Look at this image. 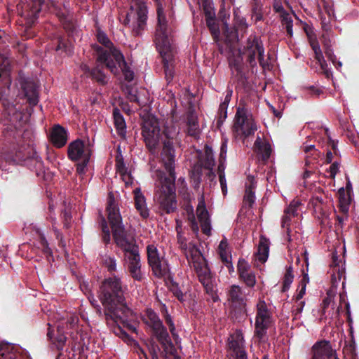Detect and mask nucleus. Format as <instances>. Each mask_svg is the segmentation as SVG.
Here are the masks:
<instances>
[{"mask_svg": "<svg viewBox=\"0 0 359 359\" xmlns=\"http://www.w3.org/2000/svg\"><path fill=\"white\" fill-rule=\"evenodd\" d=\"M4 105V125L6 130H12L13 128L20 130L23 126L25 121L22 112L17 109L16 107L8 101H3Z\"/></svg>", "mask_w": 359, "mask_h": 359, "instance_id": "14", "label": "nucleus"}, {"mask_svg": "<svg viewBox=\"0 0 359 359\" xmlns=\"http://www.w3.org/2000/svg\"><path fill=\"white\" fill-rule=\"evenodd\" d=\"M123 181L125 182L126 187H129L132 185L133 182V179L128 171L122 172L120 174Z\"/></svg>", "mask_w": 359, "mask_h": 359, "instance_id": "53", "label": "nucleus"}, {"mask_svg": "<svg viewBox=\"0 0 359 359\" xmlns=\"http://www.w3.org/2000/svg\"><path fill=\"white\" fill-rule=\"evenodd\" d=\"M315 58L318 61V64L320 65L321 68L323 70L326 69L327 63L324 59L322 51L318 52L315 53Z\"/></svg>", "mask_w": 359, "mask_h": 359, "instance_id": "54", "label": "nucleus"}, {"mask_svg": "<svg viewBox=\"0 0 359 359\" xmlns=\"http://www.w3.org/2000/svg\"><path fill=\"white\" fill-rule=\"evenodd\" d=\"M0 79L6 85L11 83L10 79V62L8 59H4L0 65Z\"/></svg>", "mask_w": 359, "mask_h": 359, "instance_id": "39", "label": "nucleus"}, {"mask_svg": "<svg viewBox=\"0 0 359 359\" xmlns=\"http://www.w3.org/2000/svg\"><path fill=\"white\" fill-rule=\"evenodd\" d=\"M201 164L203 169L207 170L206 175H209V177L211 178L215 177V174L213 172V168L215 165V158L213 156L212 149L207 147L205 150V155L201 160Z\"/></svg>", "mask_w": 359, "mask_h": 359, "instance_id": "26", "label": "nucleus"}, {"mask_svg": "<svg viewBox=\"0 0 359 359\" xmlns=\"http://www.w3.org/2000/svg\"><path fill=\"white\" fill-rule=\"evenodd\" d=\"M196 215L203 233L206 234L207 236H210L211 234L212 230L211 222L208 211L205 206L203 195H201L198 198V203L196 208Z\"/></svg>", "mask_w": 359, "mask_h": 359, "instance_id": "18", "label": "nucleus"}, {"mask_svg": "<svg viewBox=\"0 0 359 359\" xmlns=\"http://www.w3.org/2000/svg\"><path fill=\"white\" fill-rule=\"evenodd\" d=\"M204 11L205 13L206 19H210V13H215L210 4H206L204 6Z\"/></svg>", "mask_w": 359, "mask_h": 359, "instance_id": "61", "label": "nucleus"}, {"mask_svg": "<svg viewBox=\"0 0 359 359\" xmlns=\"http://www.w3.org/2000/svg\"><path fill=\"white\" fill-rule=\"evenodd\" d=\"M227 152V140H223L221 147H220V154H219V161L220 165L219 166V169L220 170L222 167V161H224L226 157Z\"/></svg>", "mask_w": 359, "mask_h": 359, "instance_id": "48", "label": "nucleus"}, {"mask_svg": "<svg viewBox=\"0 0 359 359\" xmlns=\"http://www.w3.org/2000/svg\"><path fill=\"white\" fill-rule=\"evenodd\" d=\"M341 250L340 255H338L337 251L332 253V262L330 265L331 281L334 287H337L341 279H344V280L346 279L344 245L341 248ZM342 285L344 287L345 281L342 282Z\"/></svg>", "mask_w": 359, "mask_h": 359, "instance_id": "13", "label": "nucleus"}, {"mask_svg": "<svg viewBox=\"0 0 359 359\" xmlns=\"http://www.w3.org/2000/svg\"><path fill=\"white\" fill-rule=\"evenodd\" d=\"M190 211H191V212L189 213L188 219H189V220L191 223L192 230L197 235L198 233V224H197V223L196 222V219H195L194 215L193 213V211H194L193 207H190Z\"/></svg>", "mask_w": 359, "mask_h": 359, "instance_id": "52", "label": "nucleus"}, {"mask_svg": "<svg viewBox=\"0 0 359 359\" xmlns=\"http://www.w3.org/2000/svg\"><path fill=\"white\" fill-rule=\"evenodd\" d=\"M176 231L177 232V242L181 250L185 255L189 264L192 266L198 274L199 281L203 285L206 293L213 302H217L219 297L217 294L216 284L207 262L203 256L198 246L193 242H188L181 233L180 222L177 220Z\"/></svg>", "mask_w": 359, "mask_h": 359, "instance_id": "3", "label": "nucleus"}, {"mask_svg": "<svg viewBox=\"0 0 359 359\" xmlns=\"http://www.w3.org/2000/svg\"><path fill=\"white\" fill-rule=\"evenodd\" d=\"M313 356L311 359H334L335 352L327 341H321L316 343L313 347Z\"/></svg>", "mask_w": 359, "mask_h": 359, "instance_id": "20", "label": "nucleus"}, {"mask_svg": "<svg viewBox=\"0 0 359 359\" xmlns=\"http://www.w3.org/2000/svg\"><path fill=\"white\" fill-rule=\"evenodd\" d=\"M218 253L222 261L226 264L229 272L233 271V267L231 264V256L229 249V245L226 238L221 241L218 246Z\"/></svg>", "mask_w": 359, "mask_h": 359, "instance_id": "28", "label": "nucleus"}, {"mask_svg": "<svg viewBox=\"0 0 359 359\" xmlns=\"http://www.w3.org/2000/svg\"><path fill=\"white\" fill-rule=\"evenodd\" d=\"M231 95H232V90H229L226 93L224 100L220 105V108L226 109L227 106L231 100Z\"/></svg>", "mask_w": 359, "mask_h": 359, "instance_id": "57", "label": "nucleus"}, {"mask_svg": "<svg viewBox=\"0 0 359 359\" xmlns=\"http://www.w3.org/2000/svg\"><path fill=\"white\" fill-rule=\"evenodd\" d=\"M229 298L236 305L243 304L246 300V296L241 287L236 285L231 286L229 291Z\"/></svg>", "mask_w": 359, "mask_h": 359, "instance_id": "33", "label": "nucleus"}, {"mask_svg": "<svg viewBox=\"0 0 359 359\" xmlns=\"http://www.w3.org/2000/svg\"><path fill=\"white\" fill-rule=\"evenodd\" d=\"M116 168L119 174L128 171V168L124 163L123 157L121 153L116 158Z\"/></svg>", "mask_w": 359, "mask_h": 359, "instance_id": "46", "label": "nucleus"}, {"mask_svg": "<svg viewBox=\"0 0 359 359\" xmlns=\"http://www.w3.org/2000/svg\"><path fill=\"white\" fill-rule=\"evenodd\" d=\"M322 27L324 30L327 32V36L329 37L330 35V31H331V25L330 23V21H327V22H325L324 20L322 21Z\"/></svg>", "mask_w": 359, "mask_h": 359, "instance_id": "62", "label": "nucleus"}, {"mask_svg": "<svg viewBox=\"0 0 359 359\" xmlns=\"http://www.w3.org/2000/svg\"><path fill=\"white\" fill-rule=\"evenodd\" d=\"M244 54L251 67L257 65V59L261 66L265 67L264 48L262 41L255 36H250L247 41Z\"/></svg>", "mask_w": 359, "mask_h": 359, "instance_id": "12", "label": "nucleus"}, {"mask_svg": "<svg viewBox=\"0 0 359 359\" xmlns=\"http://www.w3.org/2000/svg\"><path fill=\"white\" fill-rule=\"evenodd\" d=\"M187 130L188 133L191 136H197L199 134V126L197 118L191 115L187 121Z\"/></svg>", "mask_w": 359, "mask_h": 359, "instance_id": "40", "label": "nucleus"}, {"mask_svg": "<svg viewBox=\"0 0 359 359\" xmlns=\"http://www.w3.org/2000/svg\"><path fill=\"white\" fill-rule=\"evenodd\" d=\"M155 1L157 6L156 11L158 18V24L155 33V43L158 52L163 57L166 81L170 83L172 81L174 76L172 64L173 49L172 48V39L171 28L169 25V20L171 16L170 14H169L168 17L160 0Z\"/></svg>", "mask_w": 359, "mask_h": 359, "instance_id": "4", "label": "nucleus"}, {"mask_svg": "<svg viewBox=\"0 0 359 359\" xmlns=\"http://www.w3.org/2000/svg\"><path fill=\"white\" fill-rule=\"evenodd\" d=\"M165 323L169 326L170 332L172 334V335L173 336V337L175 339L177 338L178 335H177V334L176 332L175 324H174V323H173V321L172 320L171 316L169 314H168V313H166V316H165Z\"/></svg>", "mask_w": 359, "mask_h": 359, "instance_id": "50", "label": "nucleus"}, {"mask_svg": "<svg viewBox=\"0 0 359 359\" xmlns=\"http://www.w3.org/2000/svg\"><path fill=\"white\" fill-rule=\"evenodd\" d=\"M107 212L115 243H117L120 241H122L128 239L125 227L122 222V217L120 213L119 208L116 203L111 193H110L108 196Z\"/></svg>", "mask_w": 359, "mask_h": 359, "instance_id": "9", "label": "nucleus"}, {"mask_svg": "<svg viewBox=\"0 0 359 359\" xmlns=\"http://www.w3.org/2000/svg\"><path fill=\"white\" fill-rule=\"evenodd\" d=\"M303 149L306 154L311 153L313 156H318V151L313 144L305 145L303 147Z\"/></svg>", "mask_w": 359, "mask_h": 359, "instance_id": "56", "label": "nucleus"}, {"mask_svg": "<svg viewBox=\"0 0 359 359\" xmlns=\"http://www.w3.org/2000/svg\"><path fill=\"white\" fill-rule=\"evenodd\" d=\"M40 238H41V245L42 250L47 255L48 258L49 257H51L52 251L48 246V243L47 241L46 240V238L43 236H42L41 235H40Z\"/></svg>", "mask_w": 359, "mask_h": 359, "instance_id": "51", "label": "nucleus"}, {"mask_svg": "<svg viewBox=\"0 0 359 359\" xmlns=\"http://www.w3.org/2000/svg\"><path fill=\"white\" fill-rule=\"evenodd\" d=\"M100 299L104 308L108 324H124L132 315L131 310L126 304L121 280L118 277L109 278L102 283Z\"/></svg>", "mask_w": 359, "mask_h": 359, "instance_id": "2", "label": "nucleus"}, {"mask_svg": "<svg viewBox=\"0 0 359 359\" xmlns=\"http://www.w3.org/2000/svg\"><path fill=\"white\" fill-rule=\"evenodd\" d=\"M147 252L149 266H152L165 259L163 253L160 252L157 247L154 244L149 245L147 247Z\"/></svg>", "mask_w": 359, "mask_h": 359, "instance_id": "36", "label": "nucleus"}, {"mask_svg": "<svg viewBox=\"0 0 359 359\" xmlns=\"http://www.w3.org/2000/svg\"><path fill=\"white\" fill-rule=\"evenodd\" d=\"M102 262L109 271L113 272L116 270V260L114 257L105 256L103 258Z\"/></svg>", "mask_w": 359, "mask_h": 359, "instance_id": "44", "label": "nucleus"}, {"mask_svg": "<svg viewBox=\"0 0 359 359\" xmlns=\"http://www.w3.org/2000/svg\"><path fill=\"white\" fill-rule=\"evenodd\" d=\"M154 275L158 278L166 276L169 274L170 267L166 259L150 266Z\"/></svg>", "mask_w": 359, "mask_h": 359, "instance_id": "37", "label": "nucleus"}, {"mask_svg": "<svg viewBox=\"0 0 359 359\" xmlns=\"http://www.w3.org/2000/svg\"><path fill=\"white\" fill-rule=\"evenodd\" d=\"M64 50V51L67 54L70 55L73 52V47L72 44H66L63 39L59 40V43L57 47V50Z\"/></svg>", "mask_w": 359, "mask_h": 359, "instance_id": "49", "label": "nucleus"}, {"mask_svg": "<svg viewBox=\"0 0 359 359\" xmlns=\"http://www.w3.org/2000/svg\"><path fill=\"white\" fill-rule=\"evenodd\" d=\"M18 348L8 343H0V359H17Z\"/></svg>", "mask_w": 359, "mask_h": 359, "instance_id": "35", "label": "nucleus"}, {"mask_svg": "<svg viewBox=\"0 0 359 359\" xmlns=\"http://www.w3.org/2000/svg\"><path fill=\"white\" fill-rule=\"evenodd\" d=\"M257 130V126L250 110L238 107L234 118L233 131L237 137L246 138Z\"/></svg>", "mask_w": 359, "mask_h": 359, "instance_id": "7", "label": "nucleus"}, {"mask_svg": "<svg viewBox=\"0 0 359 359\" xmlns=\"http://www.w3.org/2000/svg\"><path fill=\"white\" fill-rule=\"evenodd\" d=\"M297 302V304L296 306V315L298 314V313H302L303 309H304V302L303 301H299V302Z\"/></svg>", "mask_w": 359, "mask_h": 359, "instance_id": "64", "label": "nucleus"}, {"mask_svg": "<svg viewBox=\"0 0 359 359\" xmlns=\"http://www.w3.org/2000/svg\"><path fill=\"white\" fill-rule=\"evenodd\" d=\"M301 288L299 289V290L297 291L296 295H295V299L297 300V302H299L300 301L303 297L304 296L305 293H306V287H300Z\"/></svg>", "mask_w": 359, "mask_h": 359, "instance_id": "60", "label": "nucleus"}, {"mask_svg": "<svg viewBox=\"0 0 359 359\" xmlns=\"http://www.w3.org/2000/svg\"><path fill=\"white\" fill-rule=\"evenodd\" d=\"M97 65L96 67L90 70V67L86 64H82L81 69L84 74H88L93 79L97 81L101 84H105L107 82L106 75L104 74L102 69L100 68V65H103L104 63H100L97 61Z\"/></svg>", "mask_w": 359, "mask_h": 359, "instance_id": "25", "label": "nucleus"}, {"mask_svg": "<svg viewBox=\"0 0 359 359\" xmlns=\"http://www.w3.org/2000/svg\"><path fill=\"white\" fill-rule=\"evenodd\" d=\"M256 309L255 337L257 338L259 341H265L267 330L272 323V312L263 300H259Z\"/></svg>", "mask_w": 359, "mask_h": 359, "instance_id": "10", "label": "nucleus"}, {"mask_svg": "<svg viewBox=\"0 0 359 359\" xmlns=\"http://www.w3.org/2000/svg\"><path fill=\"white\" fill-rule=\"evenodd\" d=\"M146 325L150 327L161 343L169 341V334L158 315L151 309H147L142 318Z\"/></svg>", "mask_w": 359, "mask_h": 359, "instance_id": "15", "label": "nucleus"}, {"mask_svg": "<svg viewBox=\"0 0 359 359\" xmlns=\"http://www.w3.org/2000/svg\"><path fill=\"white\" fill-rule=\"evenodd\" d=\"M309 282V277L308 274H304L301 282H300V287H306V285Z\"/></svg>", "mask_w": 359, "mask_h": 359, "instance_id": "63", "label": "nucleus"}, {"mask_svg": "<svg viewBox=\"0 0 359 359\" xmlns=\"http://www.w3.org/2000/svg\"><path fill=\"white\" fill-rule=\"evenodd\" d=\"M97 39L98 41L104 46V47H97V50H96L97 61L98 62V56L100 55V53L101 52V50L107 52L109 55H110L109 60H112L113 59L112 52L117 49L115 47H114L112 43L109 39L107 34L104 32L99 29V30H97Z\"/></svg>", "mask_w": 359, "mask_h": 359, "instance_id": "24", "label": "nucleus"}, {"mask_svg": "<svg viewBox=\"0 0 359 359\" xmlns=\"http://www.w3.org/2000/svg\"><path fill=\"white\" fill-rule=\"evenodd\" d=\"M67 320L65 322V318L60 319L58 323H63L65 329L73 327L78 321V318L74 314H69L67 316Z\"/></svg>", "mask_w": 359, "mask_h": 359, "instance_id": "47", "label": "nucleus"}, {"mask_svg": "<svg viewBox=\"0 0 359 359\" xmlns=\"http://www.w3.org/2000/svg\"><path fill=\"white\" fill-rule=\"evenodd\" d=\"M238 271L241 280L247 286L252 287L256 283V277L255 273L251 270L249 264L243 259L238 260Z\"/></svg>", "mask_w": 359, "mask_h": 359, "instance_id": "21", "label": "nucleus"}, {"mask_svg": "<svg viewBox=\"0 0 359 359\" xmlns=\"http://www.w3.org/2000/svg\"><path fill=\"white\" fill-rule=\"evenodd\" d=\"M269 241L264 236H260L259 243L257 248V252L256 253L257 259L260 262H265L269 257Z\"/></svg>", "mask_w": 359, "mask_h": 359, "instance_id": "32", "label": "nucleus"}, {"mask_svg": "<svg viewBox=\"0 0 359 359\" xmlns=\"http://www.w3.org/2000/svg\"><path fill=\"white\" fill-rule=\"evenodd\" d=\"M112 57L113 59L110 60V55L101 50L98 56V62L104 63L105 67L114 75L118 74L121 70L125 79L128 81H132L133 72L127 67L123 54L118 50H115L112 52Z\"/></svg>", "mask_w": 359, "mask_h": 359, "instance_id": "8", "label": "nucleus"}, {"mask_svg": "<svg viewBox=\"0 0 359 359\" xmlns=\"http://www.w3.org/2000/svg\"><path fill=\"white\" fill-rule=\"evenodd\" d=\"M339 164L337 163H332L330 165V170H329L330 176L334 178L336 176V175L337 174V172H339Z\"/></svg>", "mask_w": 359, "mask_h": 359, "instance_id": "58", "label": "nucleus"}, {"mask_svg": "<svg viewBox=\"0 0 359 359\" xmlns=\"http://www.w3.org/2000/svg\"><path fill=\"white\" fill-rule=\"evenodd\" d=\"M163 134L168 139L163 142L161 152V161L170 177L165 173L156 170L153 177L155 179L154 199L159 205V208L168 213H172L177 209V200L175 194V149L172 140L178 134V130L172 124H167L165 126Z\"/></svg>", "mask_w": 359, "mask_h": 359, "instance_id": "1", "label": "nucleus"}, {"mask_svg": "<svg viewBox=\"0 0 359 359\" xmlns=\"http://www.w3.org/2000/svg\"><path fill=\"white\" fill-rule=\"evenodd\" d=\"M81 162L77 164L76 172L80 176H83L86 170V166L89 161H81Z\"/></svg>", "mask_w": 359, "mask_h": 359, "instance_id": "55", "label": "nucleus"}, {"mask_svg": "<svg viewBox=\"0 0 359 359\" xmlns=\"http://www.w3.org/2000/svg\"><path fill=\"white\" fill-rule=\"evenodd\" d=\"M22 89L25 96L27 98L31 104L35 105L38 102V92L36 85L30 81L22 84Z\"/></svg>", "mask_w": 359, "mask_h": 359, "instance_id": "31", "label": "nucleus"}, {"mask_svg": "<svg viewBox=\"0 0 359 359\" xmlns=\"http://www.w3.org/2000/svg\"><path fill=\"white\" fill-rule=\"evenodd\" d=\"M50 139L55 146L62 147L67 141V132L60 126H55L51 132Z\"/></svg>", "mask_w": 359, "mask_h": 359, "instance_id": "27", "label": "nucleus"}, {"mask_svg": "<svg viewBox=\"0 0 359 359\" xmlns=\"http://www.w3.org/2000/svg\"><path fill=\"white\" fill-rule=\"evenodd\" d=\"M46 0H29L25 6L26 13L25 17L29 22H34L38 18V14L43 8Z\"/></svg>", "mask_w": 359, "mask_h": 359, "instance_id": "23", "label": "nucleus"}, {"mask_svg": "<svg viewBox=\"0 0 359 359\" xmlns=\"http://www.w3.org/2000/svg\"><path fill=\"white\" fill-rule=\"evenodd\" d=\"M210 19H206L207 25L215 38H217L219 34V30L215 22V13H210Z\"/></svg>", "mask_w": 359, "mask_h": 359, "instance_id": "41", "label": "nucleus"}, {"mask_svg": "<svg viewBox=\"0 0 359 359\" xmlns=\"http://www.w3.org/2000/svg\"><path fill=\"white\" fill-rule=\"evenodd\" d=\"M124 252L125 259L128 263V268L132 277L140 280L142 278L141 272L140 256L138 246L133 238L126 239L116 243Z\"/></svg>", "mask_w": 359, "mask_h": 359, "instance_id": "6", "label": "nucleus"}, {"mask_svg": "<svg viewBox=\"0 0 359 359\" xmlns=\"http://www.w3.org/2000/svg\"><path fill=\"white\" fill-rule=\"evenodd\" d=\"M133 192L135 194V205L137 210L142 217L147 218L149 214L144 196L141 193L140 188H136Z\"/></svg>", "mask_w": 359, "mask_h": 359, "instance_id": "29", "label": "nucleus"}, {"mask_svg": "<svg viewBox=\"0 0 359 359\" xmlns=\"http://www.w3.org/2000/svg\"><path fill=\"white\" fill-rule=\"evenodd\" d=\"M294 275L292 273V266H289L287 269V271L284 276L283 278V290L285 291L289 289L290 285L293 282Z\"/></svg>", "mask_w": 359, "mask_h": 359, "instance_id": "43", "label": "nucleus"}, {"mask_svg": "<svg viewBox=\"0 0 359 359\" xmlns=\"http://www.w3.org/2000/svg\"><path fill=\"white\" fill-rule=\"evenodd\" d=\"M243 201H244L245 204L249 205L250 207H251L253 205V203H255V191H252V189L250 188V187L245 189V194L244 196Z\"/></svg>", "mask_w": 359, "mask_h": 359, "instance_id": "45", "label": "nucleus"}, {"mask_svg": "<svg viewBox=\"0 0 359 359\" xmlns=\"http://www.w3.org/2000/svg\"><path fill=\"white\" fill-rule=\"evenodd\" d=\"M114 123L117 133L121 137H125L126 134V124L124 118L119 109H114L113 112Z\"/></svg>", "mask_w": 359, "mask_h": 359, "instance_id": "34", "label": "nucleus"}, {"mask_svg": "<svg viewBox=\"0 0 359 359\" xmlns=\"http://www.w3.org/2000/svg\"><path fill=\"white\" fill-rule=\"evenodd\" d=\"M273 9L276 13H278L281 18L283 25L285 26L287 34L290 36L293 35V21L292 14L286 12L280 1L275 0L273 3Z\"/></svg>", "mask_w": 359, "mask_h": 359, "instance_id": "22", "label": "nucleus"}, {"mask_svg": "<svg viewBox=\"0 0 359 359\" xmlns=\"http://www.w3.org/2000/svg\"><path fill=\"white\" fill-rule=\"evenodd\" d=\"M147 13L146 0H133L125 24L129 26L135 34H140L146 28Z\"/></svg>", "mask_w": 359, "mask_h": 359, "instance_id": "5", "label": "nucleus"}, {"mask_svg": "<svg viewBox=\"0 0 359 359\" xmlns=\"http://www.w3.org/2000/svg\"><path fill=\"white\" fill-rule=\"evenodd\" d=\"M255 185H256V182H255V177H252V176H249L248 177L247 182H246V189L249 188L250 187V188L252 189V191H254Z\"/></svg>", "mask_w": 359, "mask_h": 359, "instance_id": "59", "label": "nucleus"}, {"mask_svg": "<svg viewBox=\"0 0 359 359\" xmlns=\"http://www.w3.org/2000/svg\"><path fill=\"white\" fill-rule=\"evenodd\" d=\"M301 211L302 203L299 201H292L284 210V214L281 218V227L286 229L289 238H290V226L295 222V218Z\"/></svg>", "mask_w": 359, "mask_h": 359, "instance_id": "16", "label": "nucleus"}, {"mask_svg": "<svg viewBox=\"0 0 359 359\" xmlns=\"http://www.w3.org/2000/svg\"><path fill=\"white\" fill-rule=\"evenodd\" d=\"M244 344V337L241 331H236L231 336L229 348L233 351V359H248Z\"/></svg>", "mask_w": 359, "mask_h": 359, "instance_id": "19", "label": "nucleus"}, {"mask_svg": "<svg viewBox=\"0 0 359 359\" xmlns=\"http://www.w3.org/2000/svg\"><path fill=\"white\" fill-rule=\"evenodd\" d=\"M142 136L147 148L151 153L156 151L159 142L160 126L154 117H149L144 121L142 126Z\"/></svg>", "mask_w": 359, "mask_h": 359, "instance_id": "11", "label": "nucleus"}, {"mask_svg": "<svg viewBox=\"0 0 359 359\" xmlns=\"http://www.w3.org/2000/svg\"><path fill=\"white\" fill-rule=\"evenodd\" d=\"M255 147L257 153L262 155L263 159H267L271 154V146L268 142L262 141L260 137H257L255 142Z\"/></svg>", "mask_w": 359, "mask_h": 359, "instance_id": "38", "label": "nucleus"}, {"mask_svg": "<svg viewBox=\"0 0 359 359\" xmlns=\"http://www.w3.org/2000/svg\"><path fill=\"white\" fill-rule=\"evenodd\" d=\"M48 330L47 333V337L53 341V344H55V346L57 347L58 349H62L63 348V346L65 344L66 341V337L64 335V331L65 330V327L63 325V323H58L57 327V331L59 332V335L57 337V338L54 340L53 339V334L52 331L50 330V323H48Z\"/></svg>", "mask_w": 359, "mask_h": 359, "instance_id": "30", "label": "nucleus"}, {"mask_svg": "<svg viewBox=\"0 0 359 359\" xmlns=\"http://www.w3.org/2000/svg\"><path fill=\"white\" fill-rule=\"evenodd\" d=\"M100 226L102 231V241L105 243H109L111 240L110 231L109 229L106 219L103 216L101 215Z\"/></svg>", "mask_w": 359, "mask_h": 359, "instance_id": "42", "label": "nucleus"}, {"mask_svg": "<svg viewBox=\"0 0 359 359\" xmlns=\"http://www.w3.org/2000/svg\"><path fill=\"white\" fill-rule=\"evenodd\" d=\"M91 153L90 149L80 140L71 142L68 147V156L74 161H89Z\"/></svg>", "mask_w": 359, "mask_h": 359, "instance_id": "17", "label": "nucleus"}]
</instances>
